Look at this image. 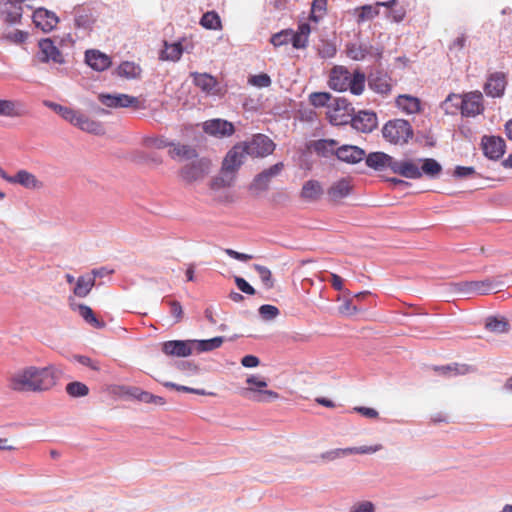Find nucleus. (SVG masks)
<instances>
[{
  "instance_id": "56",
  "label": "nucleus",
  "mask_w": 512,
  "mask_h": 512,
  "mask_svg": "<svg viewBox=\"0 0 512 512\" xmlns=\"http://www.w3.org/2000/svg\"><path fill=\"white\" fill-rule=\"evenodd\" d=\"M170 307V313L175 318V323H179L183 318V308L179 301L171 300L167 302Z\"/></svg>"
},
{
  "instance_id": "59",
  "label": "nucleus",
  "mask_w": 512,
  "mask_h": 512,
  "mask_svg": "<svg viewBox=\"0 0 512 512\" xmlns=\"http://www.w3.org/2000/svg\"><path fill=\"white\" fill-rule=\"evenodd\" d=\"M292 45L294 48L300 49L305 48L308 44V38L306 36H302L300 31L293 32L292 31Z\"/></svg>"
},
{
  "instance_id": "49",
  "label": "nucleus",
  "mask_w": 512,
  "mask_h": 512,
  "mask_svg": "<svg viewBox=\"0 0 512 512\" xmlns=\"http://www.w3.org/2000/svg\"><path fill=\"white\" fill-rule=\"evenodd\" d=\"M164 386L167 388L175 389L177 391L186 392V393H193V394L203 395V396H205V395L215 396V393H213V392H207L204 389H196V388H191L188 386L178 385L173 382H165Z\"/></svg>"
},
{
  "instance_id": "9",
  "label": "nucleus",
  "mask_w": 512,
  "mask_h": 512,
  "mask_svg": "<svg viewBox=\"0 0 512 512\" xmlns=\"http://www.w3.org/2000/svg\"><path fill=\"white\" fill-rule=\"evenodd\" d=\"M209 163L204 159H197L185 165L179 171V176L185 183L201 180L208 173Z\"/></svg>"
},
{
  "instance_id": "37",
  "label": "nucleus",
  "mask_w": 512,
  "mask_h": 512,
  "mask_svg": "<svg viewBox=\"0 0 512 512\" xmlns=\"http://www.w3.org/2000/svg\"><path fill=\"white\" fill-rule=\"evenodd\" d=\"M95 285V278L90 276H80L74 288V294L78 297H86L93 286Z\"/></svg>"
},
{
  "instance_id": "28",
  "label": "nucleus",
  "mask_w": 512,
  "mask_h": 512,
  "mask_svg": "<svg viewBox=\"0 0 512 512\" xmlns=\"http://www.w3.org/2000/svg\"><path fill=\"white\" fill-rule=\"evenodd\" d=\"M352 190V184L349 179L343 178L334 182L328 189L327 194L331 201L338 202L347 197Z\"/></svg>"
},
{
  "instance_id": "48",
  "label": "nucleus",
  "mask_w": 512,
  "mask_h": 512,
  "mask_svg": "<svg viewBox=\"0 0 512 512\" xmlns=\"http://www.w3.org/2000/svg\"><path fill=\"white\" fill-rule=\"evenodd\" d=\"M253 267L257 271L263 285L267 289H271L274 286V281L270 269L259 264H254Z\"/></svg>"
},
{
  "instance_id": "47",
  "label": "nucleus",
  "mask_w": 512,
  "mask_h": 512,
  "mask_svg": "<svg viewBox=\"0 0 512 512\" xmlns=\"http://www.w3.org/2000/svg\"><path fill=\"white\" fill-rule=\"evenodd\" d=\"M380 4L377 2L375 5H365L362 6L359 10L358 21L362 22L365 20H370L376 17L379 14Z\"/></svg>"
},
{
  "instance_id": "23",
  "label": "nucleus",
  "mask_w": 512,
  "mask_h": 512,
  "mask_svg": "<svg viewBox=\"0 0 512 512\" xmlns=\"http://www.w3.org/2000/svg\"><path fill=\"white\" fill-rule=\"evenodd\" d=\"M395 159L384 152H373L366 157V165L375 170L390 169L393 172Z\"/></svg>"
},
{
  "instance_id": "13",
  "label": "nucleus",
  "mask_w": 512,
  "mask_h": 512,
  "mask_svg": "<svg viewBox=\"0 0 512 512\" xmlns=\"http://www.w3.org/2000/svg\"><path fill=\"white\" fill-rule=\"evenodd\" d=\"M481 145L484 155L490 159H499L505 152V142L501 137L484 136Z\"/></svg>"
},
{
  "instance_id": "35",
  "label": "nucleus",
  "mask_w": 512,
  "mask_h": 512,
  "mask_svg": "<svg viewBox=\"0 0 512 512\" xmlns=\"http://www.w3.org/2000/svg\"><path fill=\"white\" fill-rule=\"evenodd\" d=\"M418 162L422 176L426 175L427 177L435 178L442 171L440 163L433 158L418 159Z\"/></svg>"
},
{
  "instance_id": "2",
  "label": "nucleus",
  "mask_w": 512,
  "mask_h": 512,
  "mask_svg": "<svg viewBox=\"0 0 512 512\" xmlns=\"http://www.w3.org/2000/svg\"><path fill=\"white\" fill-rule=\"evenodd\" d=\"M365 74L356 70L351 73L344 66L332 68L329 77V87L335 91L349 90L354 95H360L365 88Z\"/></svg>"
},
{
  "instance_id": "4",
  "label": "nucleus",
  "mask_w": 512,
  "mask_h": 512,
  "mask_svg": "<svg viewBox=\"0 0 512 512\" xmlns=\"http://www.w3.org/2000/svg\"><path fill=\"white\" fill-rule=\"evenodd\" d=\"M382 134L392 144H404L412 137L413 131L408 121L395 119L388 121L383 126Z\"/></svg>"
},
{
  "instance_id": "38",
  "label": "nucleus",
  "mask_w": 512,
  "mask_h": 512,
  "mask_svg": "<svg viewBox=\"0 0 512 512\" xmlns=\"http://www.w3.org/2000/svg\"><path fill=\"white\" fill-rule=\"evenodd\" d=\"M200 24L202 27L209 30L222 29L221 19L215 11H208L204 13L201 17Z\"/></svg>"
},
{
  "instance_id": "60",
  "label": "nucleus",
  "mask_w": 512,
  "mask_h": 512,
  "mask_svg": "<svg viewBox=\"0 0 512 512\" xmlns=\"http://www.w3.org/2000/svg\"><path fill=\"white\" fill-rule=\"evenodd\" d=\"M74 359L77 362H79L80 364H82L84 366H87V367L91 368L94 371H99L100 370L99 363L97 361L92 360L91 358H89L87 356L76 355V356H74Z\"/></svg>"
},
{
  "instance_id": "29",
  "label": "nucleus",
  "mask_w": 512,
  "mask_h": 512,
  "mask_svg": "<svg viewBox=\"0 0 512 512\" xmlns=\"http://www.w3.org/2000/svg\"><path fill=\"white\" fill-rule=\"evenodd\" d=\"M95 18L90 9L79 7L75 9L74 25L76 28L89 33L93 29Z\"/></svg>"
},
{
  "instance_id": "22",
  "label": "nucleus",
  "mask_w": 512,
  "mask_h": 512,
  "mask_svg": "<svg viewBox=\"0 0 512 512\" xmlns=\"http://www.w3.org/2000/svg\"><path fill=\"white\" fill-rule=\"evenodd\" d=\"M506 87V78L503 73L496 72L491 74L484 86V91L488 96L501 97Z\"/></svg>"
},
{
  "instance_id": "20",
  "label": "nucleus",
  "mask_w": 512,
  "mask_h": 512,
  "mask_svg": "<svg viewBox=\"0 0 512 512\" xmlns=\"http://www.w3.org/2000/svg\"><path fill=\"white\" fill-rule=\"evenodd\" d=\"M352 126L363 133L371 132L377 126V116L374 112L360 111L353 115Z\"/></svg>"
},
{
  "instance_id": "7",
  "label": "nucleus",
  "mask_w": 512,
  "mask_h": 512,
  "mask_svg": "<svg viewBox=\"0 0 512 512\" xmlns=\"http://www.w3.org/2000/svg\"><path fill=\"white\" fill-rule=\"evenodd\" d=\"M354 108L345 98H337L327 112L333 125H345L352 122Z\"/></svg>"
},
{
  "instance_id": "11",
  "label": "nucleus",
  "mask_w": 512,
  "mask_h": 512,
  "mask_svg": "<svg viewBox=\"0 0 512 512\" xmlns=\"http://www.w3.org/2000/svg\"><path fill=\"white\" fill-rule=\"evenodd\" d=\"M283 167V163L279 162L262 171L254 178L250 185V190L256 193L267 190L271 179L277 176L282 171Z\"/></svg>"
},
{
  "instance_id": "31",
  "label": "nucleus",
  "mask_w": 512,
  "mask_h": 512,
  "mask_svg": "<svg viewBox=\"0 0 512 512\" xmlns=\"http://www.w3.org/2000/svg\"><path fill=\"white\" fill-rule=\"evenodd\" d=\"M168 154L172 159L178 161L190 160L197 157L196 150L191 146L174 142L170 145Z\"/></svg>"
},
{
  "instance_id": "19",
  "label": "nucleus",
  "mask_w": 512,
  "mask_h": 512,
  "mask_svg": "<svg viewBox=\"0 0 512 512\" xmlns=\"http://www.w3.org/2000/svg\"><path fill=\"white\" fill-rule=\"evenodd\" d=\"M393 173L399 174L402 177L409 179H419L422 177V172L419 167V162L414 160L396 161L393 166Z\"/></svg>"
},
{
  "instance_id": "43",
  "label": "nucleus",
  "mask_w": 512,
  "mask_h": 512,
  "mask_svg": "<svg viewBox=\"0 0 512 512\" xmlns=\"http://www.w3.org/2000/svg\"><path fill=\"white\" fill-rule=\"evenodd\" d=\"M486 328L495 333H506L509 330V323L505 318L490 317L486 321Z\"/></svg>"
},
{
  "instance_id": "62",
  "label": "nucleus",
  "mask_w": 512,
  "mask_h": 512,
  "mask_svg": "<svg viewBox=\"0 0 512 512\" xmlns=\"http://www.w3.org/2000/svg\"><path fill=\"white\" fill-rule=\"evenodd\" d=\"M353 410L369 419H376L379 416L378 411L374 408L358 406V407H354Z\"/></svg>"
},
{
  "instance_id": "44",
  "label": "nucleus",
  "mask_w": 512,
  "mask_h": 512,
  "mask_svg": "<svg viewBox=\"0 0 512 512\" xmlns=\"http://www.w3.org/2000/svg\"><path fill=\"white\" fill-rule=\"evenodd\" d=\"M78 310H79V314L81 315V317L87 323H89L91 326H93L95 328H103L104 327V325H105L104 322L99 321L96 318L93 310L89 306L81 304L78 306Z\"/></svg>"
},
{
  "instance_id": "54",
  "label": "nucleus",
  "mask_w": 512,
  "mask_h": 512,
  "mask_svg": "<svg viewBox=\"0 0 512 512\" xmlns=\"http://www.w3.org/2000/svg\"><path fill=\"white\" fill-rule=\"evenodd\" d=\"M259 314L265 320H272L279 315V309L274 305L265 304L259 308Z\"/></svg>"
},
{
  "instance_id": "25",
  "label": "nucleus",
  "mask_w": 512,
  "mask_h": 512,
  "mask_svg": "<svg viewBox=\"0 0 512 512\" xmlns=\"http://www.w3.org/2000/svg\"><path fill=\"white\" fill-rule=\"evenodd\" d=\"M459 286L461 287L459 290L465 295H486L494 289L492 281L488 279L482 281H467L459 284Z\"/></svg>"
},
{
  "instance_id": "33",
  "label": "nucleus",
  "mask_w": 512,
  "mask_h": 512,
  "mask_svg": "<svg viewBox=\"0 0 512 512\" xmlns=\"http://www.w3.org/2000/svg\"><path fill=\"white\" fill-rule=\"evenodd\" d=\"M142 72L141 67L131 61H124L122 62L117 69L115 70V73L117 76L126 78V79H135L140 77Z\"/></svg>"
},
{
  "instance_id": "64",
  "label": "nucleus",
  "mask_w": 512,
  "mask_h": 512,
  "mask_svg": "<svg viewBox=\"0 0 512 512\" xmlns=\"http://www.w3.org/2000/svg\"><path fill=\"white\" fill-rule=\"evenodd\" d=\"M340 312L344 315H354L356 314L359 310L358 308L352 303L351 300H347L343 303V305L340 306L339 308Z\"/></svg>"
},
{
  "instance_id": "42",
  "label": "nucleus",
  "mask_w": 512,
  "mask_h": 512,
  "mask_svg": "<svg viewBox=\"0 0 512 512\" xmlns=\"http://www.w3.org/2000/svg\"><path fill=\"white\" fill-rule=\"evenodd\" d=\"M66 393L74 398L85 397L89 394V388L86 384L80 381H73L66 385Z\"/></svg>"
},
{
  "instance_id": "12",
  "label": "nucleus",
  "mask_w": 512,
  "mask_h": 512,
  "mask_svg": "<svg viewBox=\"0 0 512 512\" xmlns=\"http://www.w3.org/2000/svg\"><path fill=\"white\" fill-rule=\"evenodd\" d=\"M59 19L55 13L45 8H38L33 13V23L43 32L52 31L58 24Z\"/></svg>"
},
{
  "instance_id": "30",
  "label": "nucleus",
  "mask_w": 512,
  "mask_h": 512,
  "mask_svg": "<svg viewBox=\"0 0 512 512\" xmlns=\"http://www.w3.org/2000/svg\"><path fill=\"white\" fill-rule=\"evenodd\" d=\"M396 105L406 114H415L421 111V101L419 98L403 94L396 98Z\"/></svg>"
},
{
  "instance_id": "15",
  "label": "nucleus",
  "mask_w": 512,
  "mask_h": 512,
  "mask_svg": "<svg viewBox=\"0 0 512 512\" xmlns=\"http://www.w3.org/2000/svg\"><path fill=\"white\" fill-rule=\"evenodd\" d=\"M192 344V341H166L162 344V351L168 356L187 357L192 354Z\"/></svg>"
},
{
  "instance_id": "53",
  "label": "nucleus",
  "mask_w": 512,
  "mask_h": 512,
  "mask_svg": "<svg viewBox=\"0 0 512 512\" xmlns=\"http://www.w3.org/2000/svg\"><path fill=\"white\" fill-rule=\"evenodd\" d=\"M367 53V49L361 45L351 44L347 47V55L353 60H363Z\"/></svg>"
},
{
  "instance_id": "50",
  "label": "nucleus",
  "mask_w": 512,
  "mask_h": 512,
  "mask_svg": "<svg viewBox=\"0 0 512 512\" xmlns=\"http://www.w3.org/2000/svg\"><path fill=\"white\" fill-rule=\"evenodd\" d=\"M330 98L331 95L327 92H313L309 95V102L314 107H324Z\"/></svg>"
},
{
  "instance_id": "3",
  "label": "nucleus",
  "mask_w": 512,
  "mask_h": 512,
  "mask_svg": "<svg viewBox=\"0 0 512 512\" xmlns=\"http://www.w3.org/2000/svg\"><path fill=\"white\" fill-rule=\"evenodd\" d=\"M453 100H459L455 106L460 108L461 114L464 117H475L484 111L483 96L480 91L468 92L462 96L450 94L443 104L446 105Z\"/></svg>"
},
{
  "instance_id": "46",
  "label": "nucleus",
  "mask_w": 512,
  "mask_h": 512,
  "mask_svg": "<svg viewBox=\"0 0 512 512\" xmlns=\"http://www.w3.org/2000/svg\"><path fill=\"white\" fill-rule=\"evenodd\" d=\"M27 38L28 33L18 29L4 32L1 36L2 40L14 44H22L27 40Z\"/></svg>"
},
{
  "instance_id": "61",
  "label": "nucleus",
  "mask_w": 512,
  "mask_h": 512,
  "mask_svg": "<svg viewBox=\"0 0 512 512\" xmlns=\"http://www.w3.org/2000/svg\"><path fill=\"white\" fill-rule=\"evenodd\" d=\"M235 283L238 289L243 293H246L248 295L255 294V289L244 278L235 277Z\"/></svg>"
},
{
  "instance_id": "57",
  "label": "nucleus",
  "mask_w": 512,
  "mask_h": 512,
  "mask_svg": "<svg viewBox=\"0 0 512 512\" xmlns=\"http://www.w3.org/2000/svg\"><path fill=\"white\" fill-rule=\"evenodd\" d=\"M77 113L78 111L62 105L59 107L57 111V114H59L64 120L68 121L71 124L73 123Z\"/></svg>"
},
{
  "instance_id": "52",
  "label": "nucleus",
  "mask_w": 512,
  "mask_h": 512,
  "mask_svg": "<svg viewBox=\"0 0 512 512\" xmlns=\"http://www.w3.org/2000/svg\"><path fill=\"white\" fill-rule=\"evenodd\" d=\"M291 35H292V30H283L279 33L274 34L271 37V43L275 47H279V46L288 44L290 41L292 42Z\"/></svg>"
},
{
  "instance_id": "17",
  "label": "nucleus",
  "mask_w": 512,
  "mask_h": 512,
  "mask_svg": "<svg viewBox=\"0 0 512 512\" xmlns=\"http://www.w3.org/2000/svg\"><path fill=\"white\" fill-rule=\"evenodd\" d=\"M203 129L207 134L213 136H231L234 133V126L231 122L222 119L208 120L203 124Z\"/></svg>"
},
{
  "instance_id": "39",
  "label": "nucleus",
  "mask_w": 512,
  "mask_h": 512,
  "mask_svg": "<svg viewBox=\"0 0 512 512\" xmlns=\"http://www.w3.org/2000/svg\"><path fill=\"white\" fill-rule=\"evenodd\" d=\"M224 342V338L221 336H217L207 340H195L192 341L193 344L196 345V350L198 352H208L219 348Z\"/></svg>"
},
{
  "instance_id": "10",
  "label": "nucleus",
  "mask_w": 512,
  "mask_h": 512,
  "mask_svg": "<svg viewBox=\"0 0 512 512\" xmlns=\"http://www.w3.org/2000/svg\"><path fill=\"white\" fill-rule=\"evenodd\" d=\"M38 59L43 63L52 61L56 64H63L65 62L62 53L49 38L42 39L39 42Z\"/></svg>"
},
{
  "instance_id": "63",
  "label": "nucleus",
  "mask_w": 512,
  "mask_h": 512,
  "mask_svg": "<svg viewBox=\"0 0 512 512\" xmlns=\"http://www.w3.org/2000/svg\"><path fill=\"white\" fill-rule=\"evenodd\" d=\"M475 169L473 167L457 166L454 170V176L458 178H465L474 175Z\"/></svg>"
},
{
  "instance_id": "36",
  "label": "nucleus",
  "mask_w": 512,
  "mask_h": 512,
  "mask_svg": "<svg viewBox=\"0 0 512 512\" xmlns=\"http://www.w3.org/2000/svg\"><path fill=\"white\" fill-rule=\"evenodd\" d=\"M0 13L5 23L15 25L21 22L23 9L20 5L11 4V7L3 8Z\"/></svg>"
},
{
  "instance_id": "40",
  "label": "nucleus",
  "mask_w": 512,
  "mask_h": 512,
  "mask_svg": "<svg viewBox=\"0 0 512 512\" xmlns=\"http://www.w3.org/2000/svg\"><path fill=\"white\" fill-rule=\"evenodd\" d=\"M183 53L182 45L180 43L167 44L165 42V49L161 52L160 58L162 60L177 61Z\"/></svg>"
},
{
  "instance_id": "45",
  "label": "nucleus",
  "mask_w": 512,
  "mask_h": 512,
  "mask_svg": "<svg viewBox=\"0 0 512 512\" xmlns=\"http://www.w3.org/2000/svg\"><path fill=\"white\" fill-rule=\"evenodd\" d=\"M382 448L381 445L376 446H362V447H351L345 449H338L337 455H350V454H372L379 451Z\"/></svg>"
},
{
  "instance_id": "41",
  "label": "nucleus",
  "mask_w": 512,
  "mask_h": 512,
  "mask_svg": "<svg viewBox=\"0 0 512 512\" xmlns=\"http://www.w3.org/2000/svg\"><path fill=\"white\" fill-rule=\"evenodd\" d=\"M369 86L377 93L386 95L391 91V84L386 76H374L369 81Z\"/></svg>"
},
{
  "instance_id": "55",
  "label": "nucleus",
  "mask_w": 512,
  "mask_h": 512,
  "mask_svg": "<svg viewBox=\"0 0 512 512\" xmlns=\"http://www.w3.org/2000/svg\"><path fill=\"white\" fill-rule=\"evenodd\" d=\"M326 6L327 0H313L310 19L317 22L318 16L316 13L319 12L322 15L326 11Z\"/></svg>"
},
{
  "instance_id": "32",
  "label": "nucleus",
  "mask_w": 512,
  "mask_h": 512,
  "mask_svg": "<svg viewBox=\"0 0 512 512\" xmlns=\"http://www.w3.org/2000/svg\"><path fill=\"white\" fill-rule=\"evenodd\" d=\"M322 194L321 184L316 180H309L303 185L300 195L304 200L313 202L317 201Z\"/></svg>"
},
{
  "instance_id": "27",
  "label": "nucleus",
  "mask_w": 512,
  "mask_h": 512,
  "mask_svg": "<svg viewBox=\"0 0 512 512\" xmlns=\"http://www.w3.org/2000/svg\"><path fill=\"white\" fill-rule=\"evenodd\" d=\"M335 155L341 161L354 164L364 159L365 152L357 146L343 145L337 148Z\"/></svg>"
},
{
  "instance_id": "34",
  "label": "nucleus",
  "mask_w": 512,
  "mask_h": 512,
  "mask_svg": "<svg viewBox=\"0 0 512 512\" xmlns=\"http://www.w3.org/2000/svg\"><path fill=\"white\" fill-rule=\"evenodd\" d=\"M338 142L333 139H320L314 141L312 144L313 150L323 157H328L330 155L335 154Z\"/></svg>"
},
{
  "instance_id": "8",
  "label": "nucleus",
  "mask_w": 512,
  "mask_h": 512,
  "mask_svg": "<svg viewBox=\"0 0 512 512\" xmlns=\"http://www.w3.org/2000/svg\"><path fill=\"white\" fill-rule=\"evenodd\" d=\"M99 101L111 108H126L133 107L135 109L144 108V103L139 98L130 96L127 94H100L98 97Z\"/></svg>"
},
{
  "instance_id": "21",
  "label": "nucleus",
  "mask_w": 512,
  "mask_h": 512,
  "mask_svg": "<svg viewBox=\"0 0 512 512\" xmlns=\"http://www.w3.org/2000/svg\"><path fill=\"white\" fill-rule=\"evenodd\" d=\"M26 114L25 105L21 101L0 99V117L20 118Z\"/></svg>"
},
{
  "instance_id": "16",
  "label": "nucleus",
  "mask_w": 512,
  "mask_h": 512,
  "mask_svg": "<svg viewBox=\"0 0 512 512\" xmlns=\"http://www.w3.org/2000/svg\"><path fill=\"white\" fill-rule=\"evenodd\" d=\"M85 62L96 71H105L112 65L111 58L105 53L91 49L85 52Z\"/></svg>"
},
{
  "instance_id": "14",
  "label": "nucleus",
  "mask_w": 512,
  "mask_h": 512,
  "mask_svg": "<svg viewBox=\"0 0 512 512\" xmlns=\"http://www.w3.org/2000/svg\"><path fill=\"white\" fill-rule=\"evenodd\" d=\"M247 154L243 145L240 143L235 145L226 155L223 161L222 169L225 172H235L244 162Z\"/></svg>"
},
{
  "instance_id": "5",
  "label": "nucleus",
  "mask_w": 512,
  "mask_h": 512,
  "mask_svg": "<svg viewBox=\"0 0 512 512\" xmlns=\"http://www.w3.org/2000/svg\"><path fill=\"white\" fill-rule=\"evenodd\" d=\"M246 387L243 391V395L247 396L248 393H252V399L257 402H269L279 398V394L272 390H266L267 382L264 378L257 375H250L246 379Z\"/></svg>"
},
{
  "instance_id": "26",
  "label": "nucleus",
  "mask_w": 512,
  "mask_h": 512,
  "mask_svg": "<svg viewBox=\"0 0 512 512\" xmlns=\"http://www.w3.org/2000/svg\"><path fill=\"white\" fill-rule=\"evenodd\" d=\"M193 78L194 84L199 87L203 92L207 94L216 95L219 92L218 82L216 78L207 73H197L194 72L191 74Z\"/></svg>"
},
{
  "instance_id": "6",
  "label": "nucleus",
  "mask_w": 512,
  "mask_h": 512,
  "mask_svg": "<svg viewBox=\"0 0 512 512\" xmlns=\"http://www.w3.org/2000/svg\"><path fill=\"white\" fill-rule=\"evenodd\" d=\"M240 144L243 145L245 153L252 157H265L275 150L274 142L263 134H257L251 141Z\"/></svg>"
},
{
  "instance_id": "58",
  "label": "nucleus",
  "mask_w": 512,
  "mask_h": 512,
  "mask_svg": "<svg viewBox=\"0 0 512 512\" xmlns=\"http://www.w3.org/2000/svg\"><path fill=\"white\" fill-rule=\"evenodd\" d=\"M350 512H375V506L370 501H362L355 503L351 507Z\"/></svg>"
},
{
  "instance_id": "18",
  "label": "nucleus",
  "mask_w": 512,
  "mask_h": 512,
  "mask_svg": "<svg viewBox=\"0 0 512 512\" xmlns=\"http://www.w3.org/2000/svg\"><path fill=\"white\" fill-rule=\"evenodd\" d=\"M72 125L79 128L80 130L91 133L94 135H103L105 133V128L103 124L99 121L93 120L88 116L80 113L78 111Z\"/></svg>"
},
{
  "instance_id": "51",
  "label": "nucleus",
  "mask_w": 512,
  "mask_h": 512,
  "mask_svg": "<svg viewBox=\"0 0 512 512\" xmlns=\"http://www.w3.org/2000/svg\"><path fill=\"white\" fill-rule=\"evenodd\" d=\"M248 83L259 88H266L271 85V78L268 74L261 73L250 76Z\"/></svg>"
},
{
  "instance_id": "1",
  "label": "nucleus",
  "mask_w": 512,
  "mask_h": 512,
  "mask_svg": "<svg viewBox=\"0 0 512 512\" xmlns=\"http://www.w3.org/2000/svg\"><path fill=\"white\" fill-rule=\"evenodd\" d=\"M64 375V369L58 364L45 367L25 366L11 373L7 378V387L18 393H41L51 390Z\"/></svg>"
},
{
  "instance_id": "24",
  "label": "nucleus",
  "mask_w": 512,
  "mask_h": 512,
  "mask_svg": "<svg viewBox=\"0 0 512 512\" xmlns=\"http://www.w3.org/2000/svg\"><path fill=\"white\" fill-rule=\"evenodd\" d=\"M13 184L21 185L22 187L29 190H39L44 187V183L39 180L33 173L21 169L13 175Z\"/></svg>"
}]
</instances>
